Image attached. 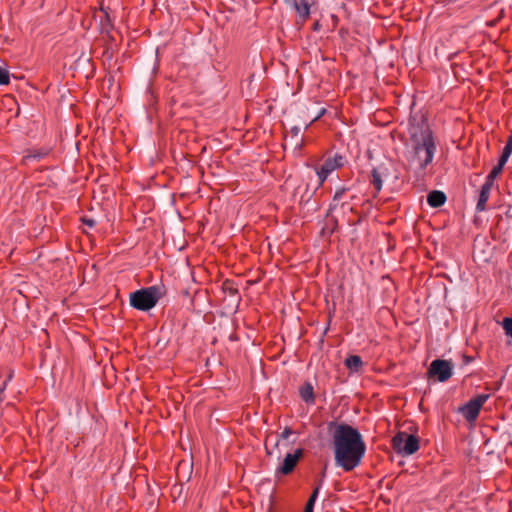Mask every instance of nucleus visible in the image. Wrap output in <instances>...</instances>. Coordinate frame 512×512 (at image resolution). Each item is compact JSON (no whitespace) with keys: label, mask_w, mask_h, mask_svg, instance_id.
I'll use <instances>...</instances> for the list:
<instances>
[{"label":"nucleus","mask_w":512,"mask_h":512,"mask_svg":"<svg viewBox=\"0 0 512 512\" xmlns=\"http://www.w3.org/2000/svg\"><path fill=\"white\" fill-rule=\"evenodd\" d=\"M327 436L336 467L351 472L362 463L366 444L357 428L345 422L330 421L327 423Z\"/></svg>","instance_id":"nucleus-1"},{"label":"nucleus","mask_w":512,"mask_h":512,"mask_svg":"<svg viewBox=\"0 0 512 512\" xmlns=\"http://www.w3.org/2000/svg\"><path fill=\"white\" fill-rule=\"evenodd\" d=\"M408 134L412 147V160L416 161L420 170H425L433 161L436 152L435 136L427 119L422 116L408 119Z\"/></svg>","instance_id":"nucleus-2"},{"label":"nucleus","mask_w":512,"mask_h":512,"mask_svg":"<svg viewBox=\"0 0 512 512\" xmlns=\"http://www.w3.org/2000/svg\"><path fill=\"white\" fill-rule=\"evenodd\" d=\"M165 293L166 289L162 285L142 288L130 294V305L137 310L148 311L156 306Z\"/></svg>","instance_id":"nucleus-3"},{"label":"nucleus","mask_w":512,"mask_h":512,"mask_svg":"<svg viewBox=\"0 0 512 512\" xmlns=\"http://www.w3.org/2000/svg\"><path fill=\"white\" fill-rule=\"evenodd\" d=\"M393 450L402 455L409 456L419 450V437L407 432L400 431L392 438Z\"/></svg>","instance_id":"nucleus-4"},{"label":"nucleus","mask_w":512,"mask_h":512,"mask_svg":"<svg viewBox=\"0 0 512 512\" xmlns=\"http://www.w3.org/2000/svg\"><path fill=\"white\" fill-rule=\"evenodd\" d=\"M488 399V394H479L461 406L459 412L468 422H473L478 418L483 405Z\"/></svg>","instance_id":"nucleus-5"},{"label":"nucleus","mask_w":512,"mask_h":512,"mask_svg":"<svg viewBox=\"0 0 512 512\" xmlns=\"http://www.w3.org/2000/svg\"><path fill=\"white\" fill-rule=\"evenodd\" d=\"M453 365L450 361L435 359L428 369V377L436 378L439 382H446L452 376Z\"/></svg>","instance_id":"nucleus-6"},{"label":"nucleus","mask_w":512,"mask_h":512,"mask_svg":"<svg viewBox=\"0 0 512 512\" xmlns=\"http://www.w3.org/2000/svg\"><path fill=\"white\" fill-rule=\"evenodd\" d=\"M301 455H302L301 449H297L294 453H288L285 456L282 464L276 470V474H283V475L290 474L294 470L295 466L297 465Z\"/></svg>","instance_id":"nucleus-7"},{"label":"nucleus","mask_w":512,"mask_h":512,"mask_svg":"<svg viewBox=\"0 0 512 512\" xmlns=\"http://www.w3.org/2000/svg\"><path fill=\"white\" fill-rule=\"evenodd\" d=\"M343 164V157L341 155L336 154L332 158H327L324 164H322V184L332 171L341 168Z\"/></svg>","instance_id":"nucleus-8"},{"label":"nucleus","mask_w":512,"mask_h":512,"mask_svg":"<svg viewBox=\"0 0 512 512\" xmlns=\"http://www.w3.org/2000/svg\"><path fill=\"white\" fill-rule=\"evenodd\" d=\"M492 187L493 186H491L489 184H486V183H484L481 186L479 197H478V201H477V205H476V210L478 212H483V211L486 210L487 202L489 200L490 192L492 190Z\"/></svg>","instance_id":"nucleus-9"},{"label":"nucleus","mask_w":512,"mask_h":512,"mask_svg":"<svg viewBox=\"0 0 512 512\" xmlns=\"http://www.w3.org/2000/svg\"><path fill=\"white\" fill-rule=\"evenodd\" d=\"M302 400L307 404L315 403L314 386L310 381L305 382L299 389Z\"/></svg>","instance_id":"nucleus-10"},{"label":"nucleus","mask_w":512,"mask_h":512,"mask_svg":"<svg viewBox=\"0 0 512 512\" xmlns=\"http://www.w3.org/2000/svg\"><path fill=\"white\" fill-rule=\"evenodd\" d=\"M446 199L447 197L445 193L439 190L431 191L427 195V203L433 208L443 206L446 202Z\"/></svg>","instance_id":"nucleus-11"},{"label":"nucleus","mask_w":512,"mask_h":512,"mask_svg":"<svg viewBox=\"0 0 512 512\" xmlns=\"http://www.w3.org/2000/svg\"><path fill=\"white\" fill-rule=\"evenodd\" d=\"M345 365L349 370L358 372L363 366V361L358 355H350L346 358Z\"/></svg>","instance_id":"nucleus-12"},{"label":"nucleus","mask_w":512,"mask_h":512,"mask_svg":"<svg viewBox=\"0 0 512 512\" xmlns=\"http://www.w3.org/2000/svg\"><path fill=\"white\" fill-rule=\"evenodd\" d=\"M370 184L374 187L376 196L382 189V177L377 168L371 170Z\"/></svg>","instance_id":"nucleus-13"},{"label":"nucleus","mask_w":512,"mask_h":512,"mask_svg":"<svg viewBox=\"0 0 512 512\" xmlns=\"http://www.w3.org/2000/svg\"><path fill=\"white\" fill-rule=\"evenodd\" d=\"M295 9L300 17L306 18L309 15L310 4L307 0H299L294 3Z\"/></svg>","instance_id":"nucleus-14"},{"label":"nucleus","mask_w":512,"mask_h":512,"mask_svg":"<svg viewBox=\"0 0 512 512\" xmlns=\"http://www.w3.org/2000/svg\"><path fill=\"white\" fill-rule=\"evenodd\" d=\"M319 487H316L308 499L303 512H314V506L318 497Z\"/></svg>","instance_id":"nucleus-15"},{"label":"nucleus","mask_w":512,"mask_h":512,"mask_svg":"<svg viewBox=\"0 0 512 512\" xmlns=\"http://www.w3.org/2000/svg\"><path fill=\"white\" fill-rule=\"evenodd\" d=\"M502 170H503V169L501 168V166H497V165H496V166H494V167L492 168V170L490 171V173L488 174V176L486 177V179H485V182H484V183H486V184H489V185L493 186V185H494V181H495V179H496V178L498 177V175L502 172Z\"/></svg>","instance_id":"nucleus-16"},{"label":"nucleus","mask_w":512,"mask_h":512,"mask_svg":"<svg viewBox=\"0 0 512 512\" xmlns=\"http://www.w3.org/2000/svg\"><path fill=\"white\" fill-rule=\"evenodd\" d=\"M10 82V74L8 70L0 67V85H7Z\"/></svg>","instance_id":"nucleus-17"},{"label":"nucleus","mask_w":512,"mask_h":512,"mask_svg":"<svg viewBox=\"0 0 512 512\" xmlns=\"http://www.w3.org/2000/svg\"><path fill=\"white\" fill-rule=\"evenodd\" d=\"M503 329L507 336L512 335V318L506 317L502 322Z\"/></svg>","instance_id":"nucleus-18"},{"label":"nucleus","mask_w":512,"mask_h":512,"mask_svg":"<svg viewBox=\"0 0 512 512\" xmlns=\"http://www.w3.org/2000/svg\"><path fill=\"white\" fill-rule=\"evenodd\" d=\"M509 157L508 156H505L503 154H501L499 160H498V164L497 166H501V168L503 169L504 168V165L506 164V162L508 161Z\"/></svg>","instance_id":"nucleus-19"},{"label":"nucleus","mask_w":512,"mask_h":512,"mask_svg":"<svg viewBox=\"0 0 512 512\" xmlns=\"http://www.w3.org/2000/svg\"><path fill=\"white\" fill-rule=\"evenodd\" d=\"M463 364L468 365L474 361V357L464 354L462 357Z\"/></svg>","instance_id":"nucleus-20"},{"label":"nucleus","mask_w":512,"mask_h":512,"mask_svg":"<svg viewBox=\"0 0 512 512\" xmlns=\"http://www.w3.org/2000/svg\"><path fill=\"white\" fill-rule=\"evenodd\" d=\"M344 192H345V189H344V188H342V189H340V190H337V191L335 192V194H334L333 200H334V201L339 200V199L342 197V195L344 194Z\"/></svg>","instance_id":"nucleus-21"},{"label":"nucleus","mask_w":512,"mask_h":512,"mask_svg":"<svg viewBox=\"0 0 512 512\" xmlns=\"http://www.w3.org/2000/svg\"><path fill=\"white\" fill-rule=\"evenodd\" d=\"M292 434V431L289 428H285V430L281 433L282 439H287Z\"/></svg>","instance_id":"nucleus-22"},{"label":"nucleus","mask_w":512,"mask_h":512,"mask_svg":"<svg viewBox=\"0 0 512 512\" xmlns=\"http://www.w3.org/2000/svg\"><path fill=\"white\" fill-rule=\"evenodd\" d=\"M83 223L89 227H93L96 224L94 219H85V218L83 219Z\"/></svg>","instance_id":"nucleus-23"},{"label":"nucleus","mask_w":512,"mask_h":512,"mask_svg":"<svg viewBox=\"0 0 512 512\" xmlns=\"http://www.w3.org/2000/svg\"><path fill=\"white\" fill-rule=\"evenodd\" d=\"M511 153H512V149L507 146H504L501 154L510 157Z\"/></svg>","instance_id":"nucleus-24"},{"label":"nucleus","mask_w":512,"mask_h":512,"mask_svg":"<svg viewBox=\"0 0 512 512\" xmlns=\"http://www.w3.org/2000/svg\"><path fill=\"white\" fill-rule=\"evenodd\" d=\"M331 20H332V29H334L338 24V17L334 14H331Z\"/></svg>","instance_id":"nucleus-25"},{"label":"nucleus","mask_w":512,"mask_h":512,"mask_svg":"<svg viewBox=\"0 0 512 512\" xmlns=\"http://www.w3.org/2000/svg\"><path fill=\"white\" fill-rule=\"evenodd\" d=\"M6 387V382L3 383V385L0 387V402L3 400V392Z\"/></svg>","instance_id":"nucleus-26"},{"label":"nucleus","mask_w":512,"mask_h":512,"mask_svg":"<svg viewBox=\"0 0 512 512\" xmlns=\"http://www.w3.org/2000/svg\"><path fill=\"white\" fill-rule=\"evenodd\" d=\"M44 154H33V155H29L27 158H34V159H40Z\"/></svg>","instance_id":"nucleus-27"},{"label":"nucleus","mask_w":512,"mask_h":512,"mask_svg":"<svg viewBox=\"0 0 512 512\" xmlns=\"http://www.w3.org/2000/svg\"><path fill=\"white\" fill-rule=\"evenodd\" d=\"M292 132H293L295 135H297V133L299 132V128L294 127V128L292 129Z\"/></svg>","instance_id":"nucleus-28"},{"label":"nucleus","mask_w":512,"mask_h":512,"mask_svg":"<svg viewBox=\"0 0 512 512\" xmlns=\"http://www.w3.org/2000/svg\"><path fill=\"white\" fill-rule=\"evenodd\" d=\"M327 111L325 108H322V111H321V114H322V117H324L326 115Z\"/></svg>","instance_id":"nucleus-29"},{"label":"nucleus","mask_w":512,"mask_h":512,"mask_svg":"<svg viewBox=\"0 0 512 512\" xmlns=\"http://www.w3.org/2000/svg\"><path fill=\"white\" fill-rule=\"evenodd\" d=\"M105 19L107 21V25L109 26L110 25V20H109V16L107 14L105 15Z\"/></svg>","instance_id":"nucleus-30"},{"label":"nucleus","mask_w":512,"mask_h":512,"mask_svg":"<svg viewBox=\"0 0 512 512\" xmlns=\"http://www.w3.org/2000/svg\"><path fill=\"white\" fill-rule=\"evenodd\" d=\"M315 172H316L317 176L320 177V169L319 168H315Z\"/></svg>","instance_id":"nucleus-31"},{"label":"nucleus","mask_w":512,"mask_h":512,"mask_svg":"<svg viewBox=\"0 0 512 512\" xmlns=\"http://www.w3.org/2000/svg\"><path fill=\"white\" fill-rule=\"evenodd\" d=\"M317 27H318V22L316 21V22L314 23V28H315V29H317Z\"/></svg>","instance_id":"nucleus-32"},{"label":"nucleus","mask_w":512,"mask_h":512,"mask_svg":"<svg viewBox=\"0 0 512 512\" xmlns=\"http://www.w3.org/2000/svg\"><path fill=\"white\" fill-rule=\"evenodd\" d=\"M279 445V439L276 441L275 446Z\"/></svg>","instance_id":"nucleus-33"},{"label":"nucleus","mask_w":512,"mask_h":512,"mask_svg":"<svg viewBox=\"0 0 512 512\" xmlns=\"http://www.w3.org/2000/svg\"><path fill=\"white\" fill-rule=\"evenodd\" d=\"M509 445L512 446V442H510Z\"/></svg>","instance_id":"nucleus-34"},{"label":"nucleus","mask_w":512,"mask_h":512,"mask_svg":"<svg viewBox=\"0 0 512 512\" xmlns=\"http://www.w3.org/2000/svg\"><path fill=\"white\" fill-rule=\"evenodd\" d=\"M510 337L512 338V334L510 335Z\"/></svg>","instance_id":"nucleus-35"}]
</instances>
